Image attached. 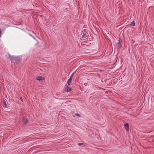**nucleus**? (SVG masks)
I'll use <instances>...</instances> for the list:
<instances>
[{
	"label": "nucleus",
	"mask_w": 154,
	"mask_h": 154,
	"mask_svg": "<svg viewBox=\"0 0 154 154\" xmlns=\"http://www.w3.org/2000/svg\"><path fill=\"white\" fill-rule=\"evenodd\" d=\"M2 33V31L1 29H0V37H1V35Z\"/></svg>",
	"instance_id": "obj_12"
},
{
	"label": "nucleus",
	"mask_w": 154,
	"mask_h": 154,
	"mask_svg": "<svg viewBox=\"0 0 154 154\" xmlns=\"http://www.w3.org/2000/svg\"><path fill=\"white\" fill-rule=\"evenodd\" d=\"M125 128L127 131H128L129 130V125L128 123L125 124L124 125Z\"/></svg>",
	"instance_id": "obj_7"
},
{
	"label": "nucleus",
	"mask_w": 154,
	"mask_h": 154,
	"mask_svg": "<svg viewBox=\"0 0 154 154\" xmlns=\"http://www.w3.org/2000/svg\"><path fill=\"white\" fill-rule=\"evenodd\" d=\"M89 36V35L88 33L85 32V33L83 34V35L82 36V39H83L84 40H86Z\"/></svg>",
	"instance_id": "obj_3"
},
{
	"label": "nucleus",
	"mask_w": 154,
	"mask_h": 154,
	"mask_svg": "<svg viewBox=\"0 0 154 154\" xmlns=\"http://www.w3.org/2000/svg\"><path fill=\"white\" fill-rule=\"evenodd\" d=\"M3 104H4V105H5V107L6 108H7L8 106L6 104V101L4 98H3Z\"/></svg>",
	"instance_id": "obj_8"
},
{
	"label": "nucleus",
	"mask_w": 154,
	"mask_h": 154,
	"mask_svg": "<svg viewBox=\"0 0 154 154\" xmlns=\"http://www.w3.org/2000/svg\"><path fill=\"white\" fill-rule=\"evenodd\" d=\"M83 143H78V145H79V146H81V145H83Z\"/></svg>",
	"instance_id": "obj_11"
},
{
	"label": "nucleus",
	"mask_w": 154,
	"mask_h": 154,
	"mask_svg": "<svg viewBox=\"0 0 154 154\" xmlns=\"http://www.w3.org/2000/svg\"><path fill=\"white\" fill-rule=\"evenodd\" d=\"M130 25L133 26H134L135 25V23H134V21H133L130 24Z\"/></svg>",
	"instance_id": "obj_10"
},
{
	"label": "nucleus",
	"mask_w": 154,
	"mask_h": 154,
	"mask_svg": "<svg viewBox=\"0 0 154 154\" xmlns=\"http://www.w3.org/2000/svg\"><path fill=\"white\" fill-rule=\"evenodd\" d=\"M29 122V120L26 117H23V124H27Z\"/></svg>",
	"instance_id": "obj_5"
},
{
	"label": "nucleus",
	"mask_w": 154,
	"mask_h": 154,
	"mask_svg": "<svg viewBox=\"0 0 154 154\" xmlns=\"http://www.w3.org/2000/svg\"><path fill=\"white\" fill-rule=\"evenodd\" d=\"M119 42L117 43L118 46L119 48H121L122 47V39L120 38L119 39Z\"/></svg>",
	"instance_id": "obj_4"
},
{
	"label": "nucleus",
	"mask_w": 154,
	"mask_h": 154,
	"mask_svg": "<svg viewBox=\"0 0 154 154\" xmlns=\"http://www.w3.org/2000/svg\"><path fill=\"white\" fill-rule=\"evenodd\" d=\"M8 59L11 62L16 64L19 63L20 61V58L19 57H14L9 54Z\"/></svg>",
	"instance_id": "obj_1"
},
{
	"label": "nucleus",
	"mask_w": 154,
	"mask_h": 154,
	"mask_svg": "<svg viewBox=\"0 0 154 154\" xmlns=\"http://www.w3.org/2000/svg\"><path fill=\"white\" fill-rule=\"evenodd\" d=\"M74 75V73H73L71 75L70 78L67 81V83L69 86H70L71 85L72 81V78Z\"/></svg>",
	"instance_id": "obj_2"
},
{
	"label": "nucleus",
	"mask_w": 154,
	"mask_h": 154,
	"mask_svg": "<svg viewBox=\"0 0 154 154\" xmlns=\"http://www.w3.org/2000/svg\"><path fill=\"white\" fill-rule=\"evenodd\" d=\"M75 115H76L77 116H79V114H78V113H76L75 114Z\"/></svg>",
	"instance_id": "obj_13"
},
{
	"label": "nucleus",
	"mask_w": 154,
	"mask_h": 154,
	"mask_svg": "<svg viewBox=\"0 0 154 154\" xmlns=\"http://www.w3.org/2000/svg\"><path fill=\"white\" fill-rule=\"evenodd\" d=\"M43 79V77L41 76H38L36 78V79L39 81L42 80Z\"/></svg>",
	"instance_id": "obj_9"
},
{
	"label": "nucleus",
	"mask_w": 154,
	"mask_h": 154,
	"mask_svg": "<svg viewBox=\"0 0 154 154\" xmlns=\"http://www.w3.org/2000/svg\"><path fill=\"white\" fill-rule=\"evenodd\" d=\"M65 89L66 91L70 92L71 91L70 88L68 87L67 85H66L65 87Z\"/></svg>",
	"instance_id": "obj_6"
}]
</instances>
